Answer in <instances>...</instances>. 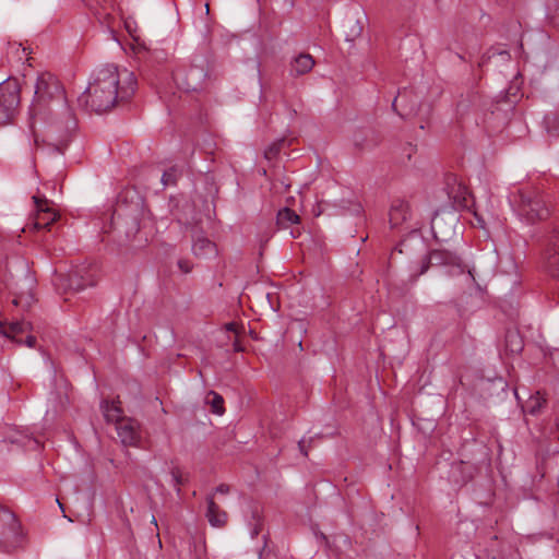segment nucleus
<instances>
[{
	"label": "nucleus",
	"instance_id": "nucleus-32",
	"mask_svg": "<svg viewBox=\"0 0 559 559\" xmlns=\"http://www.w3.org/2000/svg\"><path fill=\"white\" fill-rule=\"evenodd\" d=\"M439 223H440V219H439V217L436 215V216L432 218V221H431V228H432V230H435V229H436V227L439 225Z\"/></svg>",
	"mask_w": 559,
	"mask_h": 559
},
{
	"label": "nucleus",
	"instance_id": "nucleus-22",
	"mask_svg": "<svg viewBox=\"0 0 559 559\" xmlns=\"http://www.w3.org/2000/svg\"><path fill=\"white\" fill-rule=\"evenodd\" d=\"M283 143H284V140H280V141H276V142H273L272 144H270L264 151V157L267 160L275 159L281 151Z\"/></svg>",
	"mask_w": 559,
	"mask_h": 559
},
{
	"label": "nucleus",
	"instance_id": "nucleus-8",
	"mask_svg": "<svg viewBox=\"0 0 559 559\" xmlns=\"http://www.w3.org/2000/svg\"><path fill=\"white\" fill-rule=\"evenodd\" d=\"M430 265H443L452 269L451 274H463L464 266L461 259L453 252L447 250H432L421 260L419 274H424Z\"/></svg>",
	"mask_w": 559,
	"mask_h": 559
},
{
	"label": "nucleus",
	"instance_id": "nucleus-12",
	"mask_svg": "<svg viewBox=\"0 0 559 559\" xmlns=\"http://www.w3.org/2000/svg\"><path fill=\"white\" fill-rule=\"evenodd\" d=\"M121 402L119 399L109 401H104L100 405V408L103 411L104 417L106 421L114 423L115 425L118 424L121 419H126L127 417L123 416V409L121 408Z\"/></svg>",
	"mask_w": 559,
	"mask_h": 559
},
{
	"label": "nucleus",
	"instance_id": "nucleus-18",
	"mask_svg": "<svg viewBox=\"0 0 559 559\" xmlns=\"http://www.w3.org/2000/svg\"><path fill=\"white\" fill-rule=\"evenodd\" d=\"M314 66V60L308 53H301L292 63V72L296 75L308 73Z\"/></svg>",
	"mask_w": 559,
	"mask_h": 559
},
{
	"label": "nucleus",
	"instance_id": "nucleus-21",
	"mask_svg": "<svg viewBox=\"0 0 559 559\" xmlns=\"http://www.w3.org/2000/svg\"><path fill=\"white\" fill-rule=\"evenodd\" d=\"M171 483L177 490V493L180 495V486L186 483V478L179 467H173L170 471Z\"/></svg>",
	"mask_w": 559,
	"mask_h": 559
},
{
	"label": "nucleus",
	"instance_id": "nucleus-40",
	"mask_svg": "<svg viewBox=\"0 0 559 559\" xmlns=\"http://www.w3.org/2000/svg\"><path fill=\"white\" fill-rule=\"evenodd\" d=\"M399 114H400V116L404 117V116H408L411 112H405V114L404 112H399Z\"/></svg>",
	"mask_w": 559,
	"mask_h": 559
},
{
	"label": "nucleus",
	"instance_id": "nucleus-7",
	"mask_svg": "<svg viewBox=\"0 0 559 559\" xmlns=\"http://www.w3.org/2000/svg\"><path fill=\"white\" fill-rule=\"evenodd\" d=\"M513 392L524 413L537 415L546 404L545 392L533 386H513Z\"/></svg>",
	"mask_w": 559,
	"mask_h": 559
},
{
	"label": "nucleus",
	"instance_id": "nucleus-16",
	"mask_svg": "<svg viewBox=\"0 0 559 559\" xmlns=\"http://www.w3.org/2000/svg\"><path fill=\"white\" fill-rule=\"evenodd\" d=\"M546 263L550 273L559 278V239H554L546 249Z\"/></svg>",
	"mask_w": 559,
	"mask_h": 559
},
{
	"label": "nucleus",
	"instance_id": "nucleus-30",
	"mask_svg": "<svg viewBox=\"0 0 559 559\" xmlns=\"http://www.w3.org/2000/svg\"><path fill=\"white\" fill-rule=\"evenodd\" d=\"M229 491V487L227 485H221L216 488V492L227 493Z\"/></svg>",
	"mask_w": 559,
	"mask_h": 559
},
{
	"label": "nucleus",
	"instance_id": "nucleus-34",
	"mask_svg": "<svg viewBox=\"0 0 559 559\" xmlns=\"http://www.w3.org/2000/svg\"><path fill=\"white\" fill-rule=\"evenodd\" d=\"M204 7H205L206 14H210V9H211L210 0L205 2Z\"/></svg>",
	"mask_w": 559,
	"mask_h": 559
},
{
	"label": "nucleus",
	"instance_id": "nucleus-14",
	"mask_svg": "<svg viewBox=\"0 0 559 559\" xmlns=\"http://www.w3.org/2000/svg\"><path fill=\"white\" fill-rule=\"evenodd\" d=\"M449 186V197L453 200L454 204L460 207H466L468 205V197L469 191L466 186L462 182H457L456 179H453L452 183H448Z\"/></svg>",
	"mask_w": 559,
	"mask_h": 559
},
{
	"label": "nucleus",
	"instance_id": "nucleus-13",
	"mask_svg": "<svg viewBox=\"0 0 559 559\" xmlns=\"http://www.w3.org/2000/svg\"><path fill=\"white\" fill-rule=\"evenodd\" d=\"M32 330L29 322L24 320L12 321L10 323L0 321V333L9 338L16 340L17 335Z\"/></svg>",
	"mask_w": 559,
	"mask_h": 559
},
{
	"label": "nucleus",
	"instance_id": "nucleus-29",
	"mask_svg": "<svg viewBox=\"0 0 559 559\" xmlns=\"http://www.w3.org/2000/svg\"><path fill=\"white\" fill-rule=\"evenodd\" d=\"M298 448L300 450V452L305 455V456H308V448L306 447V441L305 440H300L298 442Z\"/></svg>",
	"mask_w": 559,
	"mask_h": 559
},
{
	"label": "nucleus",
	"instance_id": "nucleus-24",
	"mask_svg": "<svg viewBox=\"0 0 559 559\" xmlns=\"http://www.w3.org/2000/svg\"><path fill=\"white\" fill-rule=\"evenodd\" d=\"M177 181V170L171 168L165 171L162 176V182L165 187L173 186Z\"/></svg>",
	"mask_w": 559,
	"mask_h": 559
},
{
	"label": "nucleus",
	"instance_id": "nucleus-6",
	"mask_svg": "<svg viewBox=\"0 0 559 559\" xmlns=\"http://www.w3.org/2000/svg\"><path fill=\"white\" fill-rule=\"evenodd\" d=\"M20 104V86L15 80L0 84V127L10 123Z\"/></svg>",
	"mask_w": 559,
	"mask_h": 559
},
{
	"label": "nucleus",
	"instance_id": "nucleus-41",
	"mask_svg": "<svg viewBox=\"0 0 559 559\" xmlns=\"http://www.w3.org/2000/svg\"><path fill=\"white\" fill-rule=\"evenodd\" d=\"M152 522L157 526V522H156L155 516L152 518Z\"/></svg>",
	"mask_w": 559,
	"mask_h": 559
},
{
	"label": "nucleus",
	"instance_id": "nucleus-23",
	"mask_svg": "<svg viewBox=\"0 0 559 559\" xmlns=\"http://www.w3.org/2000/svg\"><path fill=\"white\" fill-rule=\"evenodd\" d=\"M223 404V397L219 394L212 391V413L223 415L225 412Z\"/></svg>",
	"mask_w": 559,
	"mask_h": 559
},
{
	"label": "nucleus",
	"instance_id": "nucleus-20",
	"mask_svg": "<svg viewBox=\"0 0 559 559\" xmlns=\"http://www.w3.org/2000/svg\"><path fill=\"white\" fill-rule=\"evenodd\" d=\"M228 522L227 513L212 501V526L223 527Z\"/></svg>",
	"mask_w": 559,
	"mask_h": 559
},
{
	"label": "nucleus",
	"instance_id": "nucleus-37",
	"mask_svg": "<svg viewBox=\"0 0 559 559\" xmlns=\"http://www.w3.org/2000/svg\"><path fill=\"white\" fill-rule=\"evenodd\" d=\"M407 150L409 151V152L407 153V157H408V158H411V152L413 151V147L409 145V146L407 147Z\"/></svg>",
	"mask_w": 559,
	"mask_h": 559
},
{
	"label": "nucleus",
	"instance_id": "nucleus-1",
	"mask_svg": "<svg viewBox=\"0 0 559 559\" xmlns=\"http://www.w3.org/2000/svg\"><path fill=\"white\" fill-rule=\"evenodd\" d=\"M135 88L136 79L132 72L107 64L94 74L84 93V100L93 111L102 114L114 108L119 102L128 100Z\"/></svg>",
	"mask_w": 559,
	"mask_h": 559
},
{
	"label": "nucleus",
	"instance_id": "nucleus-25",
	"mask_svg": "<svg viewBox=\"0 0 559 559\" xmlns=\"http://www.w3.org/2000/svg\"><path fill=\"white\" fill-rule=\"evenodd\" d=\"M548 17L554 25L559 26V1L548 8Z\"/></svg>",
	"mask_w": 559,
	"mask_h": 559
},
{
	"label": "nucleus",
	"instance_id": "nucleus-26",
	"mask_svg": "<svg viewBox=\"0 0 559 559\" xmlns=\"http://www.w3.org/2000/svg\"><path fill=\"white\" fill-rule=\"evenodd\" d=\"M23 141L27 144L29 150H33V147H36L38 145L37 138H34L33 141L29 135H23Z\"/></svg>",
	"mask_w": 559,
	"mask_h": 559
},
{
	"label": "nucleus",
	"instance_id": "nucleus-3",
	"mask_svg": "<svg viewBox=\"0 0 559 559\" xmlns=\"http://www.w3.org/2000/svg\"><path fill=\"white\" fill-rule=\"evenodd\" d=\"M242 333L243 325L237 321L226 322L214 332L215 350H212V358L215 364H231L235 354L243 350L239 342Z\"/></svg>",
	"mask_w": 559,
	"mask_h": 559
},
{
	"label": "nucleus",
	"instance_id": "nucleus-9",
	"mask_svg": "<svg viewBox=\"0 0 559 559\" xmlns=\"http://www.w3.org/2000/svg\"><path fill=\"white\" fill-rule=\"evenodd\" d=\"M33 201L35 204L33 228L37 230L49 228V226L58 219V212L52 207L51 202L46 197L34 195Z\"/></svg>",
	"mask_w": 559,
	"mask_h": 559
},
{
	"label": "nucleus",
	"instance_id": "nucleus-17",
	"mask_svg": "<svg viewBox=\"0 0 559 559\" xmlns=\"http://www.w3.org/2000/svg\"><path fill=\"white\" fill-rule=\"evenodd\" d=\"M299 222H300L299 215L295 211H293L288 207H284V209L280 210L277 213V216H276V224H277L278 228H283V229L289 228L290 226H293L295 224H299Z\"/></svg>",
	"mask_w": 559,
	"mask_h": 559
},
{
	"label": "nucleus",
	"instance_id": "nucleus-31",
	"mask_svg": "<svg viewBox=\"0 0 559 559\" xmlns=\"http://www.w3.org/2000/svg\"><path fill=\"white\" fill-rule=\"evenodd\" d=\"M405 97H406V93H400V94L397 95V97H395V99L393 100V103H392V107H393L394 109H396V103H397V100H399V99H404Z\"/></svg>",
	"mask_w": 559,
	"mask_h": 559
},
{
	"label": "nucleus",
	"instance_id": "nucleus-35",
	"mask_svg": "<svg viewBox=\"0 0 559 559\" xmlns=\"http://www.w3.org/2000/svg\"><path fill=\"white\" fill-rule=\"evenodd\" d=\"M545 121H546V124H547V129H549V124H550L551 119L549 117H547ZM548 132H550V130H548Z\"/></svg>",
	"mask_w": 559,
	"mask_h": 559
},
{
	"label": "nucleus",
	"instance_id": "nucleus-19",
	"mask_svg": "<svg viewBox=\"0 0 559 559\" xmlns=\"http://www.w3.org/2000/svg\"><path fill=\"white\" fill-rule=\"evenodd\" d=\"M192 251L198 257L206 255L209 248V240L201 231H194L193 234Z\"/></svg>",
	"mask_w": 559,
	"mask_h": 559
},
{
	"label": "nucleus",
	"instance_id": "nucleus-36",
	"mask_svg": "<svg viewBox=\"0 0 559 559\" xmlns=\"http://www.w3.org/2000/svg\"><path fill=\"white\" fill-rule=\"evenodd\" d=\"M84 287H85L84 285L78 284L74 288L76 290H80V289H83Z\"/></svg>",
	"mask_w": 559,
	"mask_h": 559
},
{
	"label": "nucleus",
	"instance_id": "nucleus-38",
	"mask_svg": "<svg viewBox=\"0 0 559 559\" xmlns=\"http://www.w3.org/2000/svg\"><path fill=\"white\" fill-rule=\"evenodd\" d=\"M464 466H465V463H464V462H460V463L456 465V467H457V468H462V467H464Z\"/></svg>",
	"mask_w": 559,
	"mask_h": 559
},
{
	"label": "nucleus",
	"instance_id": "nucleus-27",
	"mask_svg": "<svg viewBox=\"0 0 559 559\" xmlns=\"http://www.w3.org/2000/svg\"><path fill=\"white\" fill-rule=\"evenodd\" d=\"M178 266H179V269H180L183 273H189V272L191 271V266H190L189 262H188V261H186V260H180V261L178 262Z\"/></svg>",
	"mask_w": 559,
	"mask_h": 559
},
{
	"label": "nucleus",
	"instance_id": "nucleus-28",
	"mask_svg": "<svg viewBox=\"0 0 559 559\" xmlns=\"http://www.w3.org/2000/svg\"><path fill=\"white\" fill-rule=\"evenodd\" d=\"M25 345L31 348L35 347L36 337L34 335H27V337L25 340Z\"/></svg>",
	"mask_w": 559,
	"mask_h": 559
},
{
	"label": "nucleus",
	"instance_id": "nucleus-15",
	"mask_svg": "<svg viewBox=\"0 0 559 559\" xmlns=\"http://www.w3.org/2000/svg\"><path fill=\"white\" fill-rule=\"evenodd\" d=\"M524 348V341L515 329L507 330L504 336V349L510 355H518Z\"/></svg>",
	"mask_w": 559,
	"mask_h": 559
},
{
	"label": "nucleus",
	"instance_id": "nucleus-11",
	"mask_svg": "<svg viewBox=\"0 0 559 559\" xmlns=\"http://www.w3.org/2000/svg\"><path fill=\"white\" fill-rule=\"evenodd\" d=\"M411 215L409 204L404 200L393 202L389 213V222L392 228H397L407 221Z\"/></svg>",
	"mask_w": 559,
	"mask_h": 559
},
{
	"label": "nucleus",
	"instance_id": "nucleus-2",
	"mask_svg": "<svg viewBox=\"0 0 559 559\" xmlns=\"http://www.w3.org/2000/svg\"><path fill=\"white\" fill-rule=\"evenodd\" d=\"M31 111L34 117L59 112L68 121L72 120L73 115L68 105L66 91L53 74L45 72L38 75Z\"/></svg>",
	"mask_w": 559,
	"mask_h": 559
},
{
	"label": "nucleus",
	"instance_id": "nucleus-10",
	"mask_svg": "<svg viewBox=\"0 0 559 559\" xmlns=\"http://www.w3.org/2000/svg\"><path fill=\"white\" fill-rule=\"evenodd\" d=\"M118 437L123 445L136 447L141 440L140 424L133 418H126L116 425Z\"/></svg>",
	"mask_w": 559,
	"mask_h": 559
},
{
	"label": "nucleus",
	"instance_id": "nucleus-39",
	"mask_svg": "<svg viewBox=\"0 0 559 559\" xmlns=\"http://www.w3.org/2000/svg\"><path fill=\"white\" fill-rule=\"evenodd\" d=\"M205 515H206V516H209V515H210V504L207 506V509H206Z\"/></svg>",
	"mask_w": 559,
	"mask_h": 559
},
{
	"label": "nucleus",
	"instance_id": "nucleus-33",
	"mask_svg": "<svg viewBox=\"0 0 559 559\" xmlns=\"http://www.w3.org/2000/svg\"><path fill=\"white\" fill-rule=\"evenodd\" d=\"M13 304L15 306L22 305L23 304V298L22 297L14 298Z\"/></svg>",
	"mask_w": 559,
	"mask_h": 559
},
{
	"label": "nucleus",
	"instance_id": "nucleus-5",
	"mask_svg": "<svg viewBox=\"0 0 559 559\" xmlns=\"http://www.w3.org/2000/svg\"><path fill=\"white\" fill-rule=\"evenodd\" d=\"M519 212L528 222L536 223L546 219L549 207L540 191L534 188H524L519 191Z\"/></svg>",
	"mask_w": 559,
	"mask_h": 559
},
{
	"label": "nucleus",
	"instance_id": "nucleus-4",
	"mask_svg": "<svg viewBox=\"0 0 559 559\" xmlns=\"http://www.w3.org/2000/svg\"><path fill=\"white\" fill-rule=\"evenodd\" d=\"M27 543L26 534L16 515L0 506V551L5 554L23 549Z\"/></svg>",
	"mask_w": 559,
	"mask_h": 559
}]
</instances>
